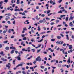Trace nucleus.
<instances>
[{
  "label": "nucleus",
  "mask_w": 74,
  "mask_h": 74,
  "mask_svg": "<svg viewBox=\"0 0 74 74\" xmlns=\"http://www.w3.org/2000/svg\"><path fill=\"white\" fill-rule=\"evenodd\" d=\"M36 61H39V62H41V58H40V56H39L37 57V58L36 59Z\"/></svg>",
  "instance_id": "1"
},
{
  "label": "nucleus",
  "mask_w": 74,
  "mask_h": 74,
  "mask_svg": "<svg viewBox=\"0 0 74 74\" xmlns=\"http://www.w3.org/2000/svg\"><path fill=\"white\" fill-rule=\"evenodd\" d=\"M11 64L10 63H8V64H7L6 65V67H8V69L10 70V68L11 67Z\"/></svg>",
  "instance_id": "2"
},
{
  "label": "nucleus",
  "mask_w": 74,
  "mask_h": 74,
  "mask_svg": "<svg viewBox=\"0 0 74 74\" xmlns=\"http://www.w3.org/2000/svg\"><path fill=\"white\" fill-rule=\"evenodd\" d=\"M21 64H19L18 65H17L16 66V67H19V66H23V64H25V63L22 62Z\"/></svg>",
  "instance_id": "3"
},
{
  "label": "nucleus",
  "mask_w": 74,
  "mask_h": 74,
  "mask_svg": "<svg viewBox=\"0 0 74 74\" xmlns=\"http://www.w3.org/2000/svg\"><path fill=\"white\" fill-rule=\"evenodd\" d=\"M1 60H3V62H6L7 61V60L6 59H4V58H1Z\"/></svg>",
  "instance_id": "4"
},
{
  "label": "nucleus",
  "mask_w": 74,
  "mask_h": 74,
  "mask_svg": "<svg viewBox=\"0 0 74 74\" xmlns=\"http://www.w3.org/2000/svg\"><path fill=\"white\" fill-rule=\"evenodd\" d=\"M69 25L70 26H71V27H73V26H74V25L73 24V23H72V22H70L69 23Z\"/></svg>",
  "instance_id": "5"
},
{
  "label": "nucleus",
  "mask_w": 74,
  "mask_h": 74,
  "mask_svg": "<svg viewBox=\"0 0 74 74\" xmlns=\"http://www.w3.org/2000/svg\"><path fill=\"white\" fill-rule=\"evenodd\" d=\"M0 54H1L2 56H4V55H5V54H4V52L3 51H1L0 53Z\"/></svg>",
  "instance_id": "6"
},
{
  "label": "nucleus",
  "mask_w": 74,
  "mask_h": 74,
  "mask_svg": "<svg viewBox=\"0 0 74 74\" xmlns=\"http://www.w3.org/2000/svg\"><path fill=\"white\" fill-rule=\"evenodd\" d=\"M67 63H69V64H70V57H69L67 61Z\"/></svg>",
  "instance_id": "7"
},
{
  "label": "nucleus",
  "mask_w": 74,
  "mask_h": 74,
  "mask_svg": "<svg viewBox=\"0 0 74 74\" xmlns=\"http://www.w3.org/2000/svg\"><path fill=\"white\" fill-rule=\"evenodd\" d=\"M6 17H7V18H5V20L6 21H8V20L9 19H10V17L8 16H6Z\"/></svg>",
  "instance_id": "8"
},
{
  "label": "nucleus",
  "mask_w": 74,
  "mask_h": 74,
  "mask_svg": "<svg viewBox=\"0 0 74 74\" xmlns=\"http://www.w3.org/2000/svg\"><path fill=\"white\" fill-rule=\"evenodd\" d=\"M14 11H19L20 12V11H21V10H19V8L18 9H15L14 10Z\"/></svg>",
  "instance_id": "9"
},
{
  "label": "nucleus",
  "mask_w": 74,
  "mask_h": 74,
  "mask_svg": "<svg viewBox=\"0 0 74 74\" xmlns=\"http://www.w3.org/2000/svg\"><path fill=\"white\" fill-rule=\"evenodd\" d=\"M30 47H29L27 49V51L29 52L30 51Z\"/></svg>",
  "instance_id": "10"
},
{
  "label": "nucleus",
  "mask_w": 74,
  "mask_h": 74,
  "mask_svg": "<svg viewBox=\"0 0 74 74\" xmlns=\"http://www.w3.org/2000/svg\"><path fill=\"white\" fill-rule=\"evenodd\" d=\"M10 49H16V48L12 46V47H10Z\"/></svg>",
  "instance_id": "11"
},
{
  "label": "nucleus",
  "mask_w": 74,
  "mask_h": 74,
  "mask_svg": "<svg viewBox=\"0 0 74 74\" xmlns=\"http://www.w3.org/2000/svg\"><path fill=\"white\" fill-rule=\"evenodd\" d=\"M57 38L58 40H60L61 38V36H57Z\"/></svg>",
  "instance_id": "12"
},
{
  "label": "nucleus",
  "mask_w": 74,
  "mask_h": 74,
  "mask_svg": "<svg viewBox=\"0 0 74 74\" xmlns=\"http://www.w3.org/2000/svg\"><path fill=\"white\" fill-rule=\"evenodd\" d=\"M69 49H72L73 48V46H72V45H69Z\"/></svg>",
  "instance_id": "13"
},
{
  "label": "nucleus",
  "mask_w": 74,
  "mask_h": 74,
  "mask_svg": "<svg viewBox=\"0 0 74 74\" xmlns=\"http://www.w3.org/2000/svg\"><path fill=\"white\" fill-rule=\"evenodd\" d=\"M48 50H51L50 51L51 52H53L54 50H52V49H51V48H49L48 49Z\"/></svg>",
  "instance_id": "14"
},
{
  "label": "nucleus",
  "mask_w": 74,
  "mask_h": 74,
  "mask_svg": "<svg viewBox=\"0 0 74 74\" xmlns=\"http://www.w3.org/2000/svg\"><path fill=\"white\" fill-rule=\"evenodd\" d=\"M14 52L15 51L14 50H12L10 52V53H11V54H12V53H14Z\"/></svg>",
  "instance_id": "15"
},
{
  "label": "nucleus",
  "mask_w": 74,
  "mask_h": 74,
  "mask_svg": "<svg viewBox=\"0 0 74 74\" xmlns=\"http://www.w3.org/2000/svg\"><path fill=\"white\" fill-rule=\"evenodd\" d=\"M9 49H10V48L8 47H7L5 48V49L7 51H8V50H9Z\"/></svg>",
  "instance_id": "16"
},
{
  "label": "nucleus",
  "mask_w": 74,
  "mask_h": 74,
  "mask_svg": "<svg viewBox=\"0 0 74 74\" xmlns=\"http://www.w3.org/2000/svg\"><path fill=\"white\" fill-rule=\"evenodd\" d=\"M17 59L18 60H21V57L18 56L17 57Z\"/></svg>",
  "instance_id": "17"
},
{
  "label": "nucleus",
  "mask_w": 74,
  "mask_h": 74,
  "mask_svg": "<svg viewBox=\"0 0 74 74\" xmlns=\"http://www.w3.org/2000/svg\"><path fill=\"white\" fill-rule=\"evenodd\" d=\"M8 42V40L5 41L3 42L4 44H6Z\"/></svg>",
  "instance_id": "18"
},
{
  "label": "nucleus",
  "mask_w": 74,
  "mask_h": 74,
  "mask_svg": "<svg viewBox=\"0 0 74 74\" xmlns=\"http://www.w3.org/2000/svg\"><path fill=\"white\" fill-rule=\"evenodd\" d=\"M16 3L17 4H19V0H17Z\"/></svg>",
  "instance_id": "19"
},
{
  "label": "nucleus",
  "mask_w": 74,
  "mask_h": 74,
  "mask_svg": "<svg viewBox=\"0 0 74 74\" xmlns=\"http://www.w3.org/2000/svg\"><path fill=\"white\" fill-rule=\"evenodd\" d=\"M23 40H27V38L26 37H25L23 38Z\"/></svg>",
  "instance_id": "20"
},
{
  "label": "nucleus",
  "mask_w": 74,
  "mask_h": 74,
  "mask_svg": "<svg viewBox=\"0 0 74 74\" xmlns=\"http://www.w3.org/2000/svg\"><path fill=\"white\" fill-rule=\"evenodd\" d=\"M56 21V23H58V22H59V20H57Z\"/></svg>",
  "instance_id": "21"
},
{
  "label": "nucleus",
  "mask_w": 74,
  "mask_h": 74,
  "mask_svg": "<svg viewBox=\"0 0 74 74\" xmlns=\"http://www.w3.org/2000/svg\"><path fill=\"white\" fill-rule=\"evenodd\" d=\"M11 29H9V30L8 31V32L9 33H11Z\"/></svg>",
  "instance_id": "22"
},
{
  "label": "nucleus",
  "mask_w": 74,
  "mask_h": 74,
  "mask_svg": "<svg viewBox=\"0 0 74 74\" xmlns=\"http://www.w3.org/2000/svg\"><path fill=\"white\" fill-rule=\"evenodd\" d=\"M22 73L23 74H26V73L25 72V71H23Z\"/></svg>",
  "instance_id": "23"
},
{
  "label": "nucleus",
  "mask_w": 74,
  "mask_h": 74,
  "mask_svg": "<svg viewBox=\"0 0 74 74\" xmlns=\"http://www.w3.org/2000/svg\"><path fill=\"white\" fill-rule=\"evenodd\" d=\"M15 60H14L13 61V64H15Z\"/></svg>",
  "instance_id": "24"
},
{
  "label": "nucleus",
  "mask_w": 74,
  "mask_h": 74,
  "mask_svg": "<svg viewBox=\"0 0 74 74\" xmlns=\"http://www.w3.org/2000/svg\"><path fill=\"white\" fill-rule=\"evenodd\" d=\"M31 50L32 51V52H35V49H32Z\"/></svg>",
  "instance_id": "25"
},
{
  "label": "nucleus",
  "mask_w": 74,
  "mask_h": 74,
  "mask_svg": "<svg viewBox=\"0 0 74 74\" xmlns=\"http://www.w3.org/2000/svg\"><path fill=\"white\" fill-rule=\"evenodd\" d=\"M58 13H59V14L62 13V10H60L59 12H58Z\"/></svg>",
  "instance_id": "26"
},
{
  "label": "nucleus",
  "mask_w": 74,
  "mask_h": 74,
  "mask_svg": "<svg viewBox=\"0 0 74 74\" xmlns=\"http://www.w3.org/2000/svg\"><path fill=\"white\" fill-rule=\"evenodd\" d=\"M43 20H40L39 21V22H40V23H42V22H43Z\"/></svg>",
  "instance_id": "27"
},
{
  "label": "nucleus",
  "mask_w": 74,
  "mask_h": 74,
  "mask_svg": "<svg viewBox=\"0 0 74 74\" xmlns=\"http://www.w3.org/2000/svg\"><path fill=\"white\" fill-rule=\"evenodd\" d=\"M55 24V23L54 22L51 23V25H54Z\"/></svg>",
  "instance_id": "28"
},
{
  "label": "nucleus",
  "mask_w": 74,
  "mask_h": 74,
  "mask_svg": "<svg viewBox=\"0 0 74 74\" xmlns=\"http://www.w3.org/2000/svg\"><path fill=\"white\" fill-rule=\"evenodd\" d=\"M42 40H43V39H42L40 41H38V42H41V41H42Z\"/></svg>",
  "instance_id": "29"
},
{
  "label": "nucleus",
  "mask_w": 74,
  "mask_h": 74,
  "mask_svg": "<svg viewBox=\"0 0 74 74\" xmlns=\"http://www.w3.org/2000/svg\"><path fill=\"white\" fill-rule=\"evenodd\" d=\"M50 12H51V11L50 10H48L47 11V14H49Z\"/></svg>",
  "instance_id": "30"
},
{
  "label": "nucleus",
  "mask_w": 74,
  "mask_h": 74,
  "mask_svg": "<svg viewBox=\"0 0 74 74\" xmlns=\"http://www.w3.org/2000/svg\"><path fill=\"white\" fill-rule=\"evenodd\" d=\"M55 39H51V41H55Z\"/></svg>",
  "instance_id": "31"
},
{
  "label": "nucleus",
  "mask_w": 74,
  "mask_h": 74,
  "mask_svg": "<svg viewBox=\"0 0 74 74\" xmlns=\"http://www.w3.org/2000/svg\"><path fill=\"white\" fill-rule=\"evenodd\" d=\"M40 67L41 69H44V66H41Z\"/></svg>",
  "instance_id": "32"
},
{
  "label": "nucleus",
  "mask_w": 74,
  "mask_h": 74,
  "mask_svg": "<svg viewBox=\"0 0 74 74\" xmlns=\"http://www.w3.org/2000/svg\"><path fill=\"white\" fill-rule=\"evenodd\" d=\"M62 1V0H60L58 1V2H59V3H60Z\"/></svg>",
  "instance_id": "33"
},
{
  "label": "nucleus",
  "mask_w": 74,
  "mask_h": 74,
  "mask_svg": "<svg viewBox=\"0 0 74 74\" xmlns=\"http://www.w3.org/2000/svg\"><path fill=\"white\" fill-rule=\"evenodd\" d=\"M8 0H5L4 1V2H5V3H7V2H8Z\"/></svg>",
  "instance_id": "34"
},
{
  "label": "nucleus",
  "mask_w": 74,
  "mask_h": 74,
  "mask_svg": "<svg viewBox=\"0 0 74 74\" xmlns=\"http://www.w3.org/2000/svg\"><path fill=\"white\" fill-rule=\"evenodd\" d=\"M24 31H26L27 30V29L26 28H23V30Z\"/></svg>",
  "instance_id": "35"
},
{
  "label": "nucleus",
  "mask_w": 74,
  "mask_h": 74,
  "mask_svg": "<svg viewBox=\"0 0 74 74\" xmlns=\"http://www.w3.org/2000/svg\"><path fill=\"white\" fill-rule=\"evenodd\" d=\"M68 19H69V17L66 18V21H68Z\"/></svg>",
  "instance_id": "36"
},
{
  "label": "nucleus",
  "mask_w": 74,
  "mask_h": 74,
  "mask_svg": "<svg viewBox=\"0 0 74 74\" xmlns=\"http://www.w3.org/2000/svg\"><path fill=\"white\" fill-rule=\"evenodd\" d=\"M53 1H52V0H51V1H50V4H52V3H53Z\"/></svg>",
  "instance_id": "37"
},
{
  "label": "nucleus",
  "mask_w": 74,
  "mask_h": 74,
  "mask_svg": "<svg viewBox=\"0 0 74 74\" xmlns=\"http://www.w3.org/2000/svg\"><path fill=\"white\" fill-rule=\"evenodd\" d=\"M41 16L42 17H44L45 16V14H42L41 15Z\"/></svg>",
  "instance_id": "38"
},
{
  "label": "nucleus",
  "mask_w": 74,
  "mask_h": 74,
  "mask_svg": "<svg viewBox=\"0 0 74 74\" xmlns=\"http://www.w3.org/2000/svg\"><path fill=\"white\" fill-rule=\"evenodd\" d=\"M8 24H11V22L10 21H8Z\"/></svg>",
  "instance_id": "39"
},
{
  "label": "nucleus",
  "mask_w": 74,
  "mask_h": 74,
  "mask_svg": "<svg viewBox=\"0 0 74 74\" xmlns=\"http://www.w3.org/2000/svg\"><path fill=\"white\" fill-rule=\"evenodd\" d=\"M70 19L71 20H73V17H72V16H70Z\"/></svg>",
  "instance_id": "40"
},
{
  "label": "nucleus",
  "mask_w": 74,
  "mask_h": 74,
  "mask_svg": "<svg viewBox=\"0 0 74 74\" xmlns=\"http://www.w3.org/2000/svg\"><path fill=\"white\" fill-rule=\"evenodd\" d=\"M46 19H47L48 20H50V18H48V17H46Z\"/></svg>",
  "instance_id": "41"
},
{
  "label": "nucleus",
  "mask_w": 74,
  "mask_h": 74,
  "mask_svg": "<svg viewBox=\"0 0 74 74\" xmlns=\"http://www.w3.org/2000/svg\"><path fill=\"white\" fill-rule=\"evenodd\" d=\"M60 9L61 10H63V9H64V7H61V8H60Z\"/></svg>",
  "instance_id": "42"
},
{
  "label": "nucleus",
  "mask_w": 74,
  "mask_h": 74,
  "mask_svg": "<svg viewBox=\"0 0 74 74\" xmlns=\"http://www.w3.org/2000/svg\"><path fill=\"white\" fill-rule=\"evenodd\" d=\"M14 15H16V16H17V15H18V13H14Z\"/></svg>",
  "instance_id": "43"
},
{
  "label": "nucleus",
  "mask_w": 74,
  "mask_h": 74,
  "mask_svg": "<svg viewBox=\"0 0 74 74\" xmlns=\"http://www.w3.org/2000/svg\"><path fill=\"white\" fill-rule=\"evenodd\" d=\"M47 68H45L44 71H47Z\"/></svg>",
  "instance_id": "44"
},
{
  "label": "nucleus",
  "mask_w": 74,
  "mask_h": 74,
  "mask_svg": "<svg viewBox=\"0 0 74 74\" xmlns=\"http://www.w3.org/2000/svg\"><path fill=\"white\" fill-rule=\"evenodd\" d=\"M36 19H39V18H38V16H36Z\"/></svg>",
  "instance_id": "45"
},
{
  "label": "nucleus",
  "mask_w": 74,
  "mask_h": 74,
  "mask_svg": "<svg viewBox=\"0 0 74 74\" xmlns=\"http://www.w3.org/2000/svg\"><path fill=\"white\" fill-rule=\"evenodd\" d=\"M25 15V12H23L22 14V15Z\"/></svg>",
  "instance_id": "46"
},
{
  "label": "nucleus",
  "mask_w": 74,
  "mask_h": 74,
  "mask_svg": "<svg viewBox=\"0 0 74 74\" xmlns=\"http://www.w3.org/2000/svg\"><path fill=\"white\" fill-rule=\"evenodd\" d=\"M22 51H25V49L23 48V49H22Z\"/></svg>",
  "instance_id": "47"
},
{
  "label": "nucleus",
  "mask_w": 74,
  "mask_h": 74,
  "mask_svg": "<svg viewBox=\"0 0 74 74\" xmlns=\"http://www.w3.org/2000/svg\"><path fill=\"white\" fill-rule=\"evenodd\" d=\"M38 47L39 48L40 47H41V44H40V45H38Z\"/></svg>",
  "instance_id": "48"
},
{
  "label": "nucleus",
  "mask_w": 74,
  "mask_h": 74,
  "mask_svg": "<svg viewBox=\"0 0 74 74\" xmlns=\"http://www.w3.org/2000/svg\"><path fill=\"white\" fill-rule=\"evenodd\" d=\"M3 18V16H0V20H1V19Z\"/></svg>",
  "instance_id": "49"
},
{
  "label": "nucleus",
  "mask_w": 74,
  "mask_h": 74,
  "mask_svg": "<svg viewBox=\"0 0 74 74\" xmlns=\"http://www.w3.org/2000/svg\"><path fill=\"white\" fill-rule=\"evenodd\" d=\"M52 13H51L49 14H48V16H50V15H52Z\"/></svg>",
  "instance_id": "50"
},
{
  "label": "nucleus",
  "mask_w": 74,
  "mask_h": 74,
  "mask_svg": "<svg viewBox=\"0 0 74 74\" xmlns=\"http://www.w3.org/2000/svg\"><path fill=\"white\" fill-rule=\"evenodd\" d=\"M66 44L65 43H64L63 44V46H64V47H66Z\"/></svg>",
  "instance_id": "51"
},
{
  "label": "nucleus",
  "mask_w": 74,
  "mask_h": 74,
  "mask_svg": "<svg viewBox=\"0 0 74 74\" xmlns=\"http://www.w3.org/2000/svg\"><path fill=\"white\" fill-rule=\"evenodd\" d=\"M3 3V1H1L0 2V4H2V3Z\"/></svg>",
  "instance_id": "52"
},
{
  "label": "nucleus",
  "mask_w": 74,
  "mask_h": 74,
  "mask_svg": "<svg viewBox=\"0 0 74 74\" xmlns=\"http://www.w3.org/2000/svg\"><path fill=\"white\" fill-rule=\"evenodd\" d=\"M36 8L37 10H38V9L39 8V7H38V6H37L36 7Z\"/></svg>",
  "instance_id": "53"
},
{
  "label": "nucleus",
  "mask_w": 74,
  "mask_h": 74,
  "mask_svg": "<svg viewBox=\"0 0 74 74\" xmlns=\"http://www.w3.org/2000/svg\"><path fill=\"white\" fill-rule=\"evenodd\" d=\"M43 53L44 54H47V53L46 51H44Z\"/></svg>",
  "instance_id": "54"
},
{
  "label": "nucleus",
  "mask_w": 74,
  "mask_h": 74,
  "mask_svg": "<svg viewBox=\"0 0 74 74\" xmlns=\"http://www.w3.org/2000/svg\"><path fill=\"white\" fill-rule=\"evenodd\" d=\"M2 48V45L1 44H0V48Z\"/></svg>",
  "instance_id": "55"
},
{
  "label": "nucleus",
  "mask_w": 74,
  "mask_h": 74,
  "mask_svg": "<svg viewBox=\"0 0 74 74\" xmlns=\"http://www.w3.org/2000/svg\"><path fill=\"white\" fill-rule=\"evenodd\" d=\"M5 29H7V28H8V26L5 25Z\"/></svg>",
  "instance_id": "56"
},
{
  "label": "nucleus",
  "mask_w": 74,
  "mask_h": 74,
  "mask_svg": "<svg viewBox=\"0 0 74 74\" xmlns=\"http://www.w3.org/2000/svg\"><path fill=\"white\" fill-rule=\"evenodd\" d=\"M8 15V16H11V14H10V13H8L7 14Z\"/></svg>",
  "instance_id": "57"
},
{
  "label": "nucleus",
  "mask_w": 74,
  "mask_h": 74,
  "mask_svg": "<svg viewBox=\"0 0 74 74\" xmlns=\"http://www.w3.org/2000/svg\"><path fill=\"white\" fill-rule=\"evenodd\" d=\"M31 32H32V33H34V30H33V29H32L31 30Z\"/></svg>",
  "instance_id": "58"
},
{
  "label": "nucleus",
  "mask_w": 74,
  "mask_h": 74,
  "mask_svg": "<svg viewBox=\"0 0 74 74\" xmlns=\"http://www.w3.org/2000/svg\"><path fill=\"white\" fill-rule=\"evenodd\" d=\"M21 36L22 37H25V35L24 34L21 35Z\"/></svg>",
  "instance_id": "59"
},
{
  "label": "nucleus",
  "mask_w": 74,
  "mask_h": 74,
  "mask_svg": "<svg viewBox=\"0 0 74 74\" xmlns=\"http://www.w3.org/2000/svg\"><path fill=\"white\" fill-rule=\"evenodd\" d=\"M33 63H34V64H35V63H36V61H34L33 62Z\"/></svg>",
  "instance_id": "60"
},
{
  "label": "nucleus",
  "mask_w": 74,
  "mask_h": 74,
  "mask_svg": "<svg viewBox=\"0 0 74 74\" xmlns=\"http://www.w3.org/2000/svg\"><path fill=\"white\" fill-rule=\"evenodd\" d=\"M60 42H61L60 43L61 44H63V41H60Z\"/></svg>",
  "instance_id": "61"
},
{
  "label": "nucleus",
  "mask_w": 74,
  "mask_h": 74,
  "mask_svg": "<svg viewBox=\"0 0 74 74\" xmlns=\"http://www.w3.org/2000/svg\"><path fill=\"white\" fill-rule=\"evenodd\" d=\"M72 38L74 39V35H72L71 37Z\"/></svg>",
  "instance_id": "62"
},
{
  "label": "nucleus",
  "mask_w": 74,
  "mask_h": 74,
  "mask_svg": "<svg viewBox=\"0 0 74 74\" xmlns=\"http://www.w3.org/2000/svg\"><path fill=\"white\" fill-rule=\"evenodd\" d=\"M3 33L4 34L6 33V31H4L3 32Z\"/></svg>",
  "instance_id": "63"
},
{
  "label": "nucleus",
  "mask_w": 74,
  "mask_h": 74,
  "mask_svg": "<svg viewBox=\"0 0 74 74\" xmlns=\"http://www.w3.org/2000/svg\"><path fill=\"white\" fill-rule=\"evenodd\" d=\"M45 60H47V57H45Z\"/></svg>",
  "instance_id": "64"
}]
</instances>
